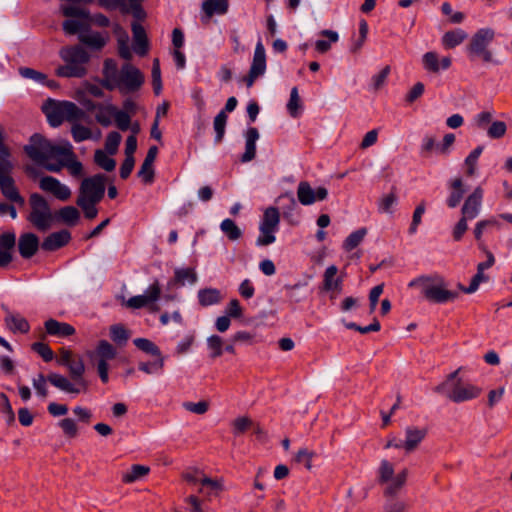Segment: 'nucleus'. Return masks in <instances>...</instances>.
Masks as SVG:
<instances>
[{
    "label": "nucleus",
    "instance_id": "nucleus-1",
    "mask_svg": "<svg viewBox=\"0 0 512 512\" xmlns=\"http://www.w3.org/2000/svg\"><path fill=\"white\" fill-rule=\"evenodd\" d=\"M24 150L31 160L51 172H59L65 167L74 177L83 174V165L67 141L55 144L40 134H34Z\"/></svg>",
    "mask_w": 512,
    "mask_h": 512
},
{
    "label": "nucleus",
    "instance_id": "nucleus-2",
    "mask_svg": "<svg viewBox=\"0 0 512 512\" xmlns=\"http://www.w3.org/2000/svg\"><path fill=\"white\" fill-rule=\"evenodd\" d=\"M410 288H418L423 297L436 304H444L454 301L458 293L447 288L445 280L441 276H421L411 280Z\"/></svg>",
    "mask_w": 512,
    "mask_h": 512
},
{
    "label": "nucleus",
    "instance_id": "nucleus-3",
    "mask_svg": "<svg viewBox=\"0 0 512 512\" xmlns=\"http://www.w3.org/2000/svg\"><path fill=\"white\" fill-rule=\"evenodd\" d=\"M117 348L107 340H99L92 350L86 351V356L92 367L96 369L100 381L103 384L109 382V372L113 367V361L117 358Z\"/></svg>",
    "mask_w": 512,
    "mask_h": 512
},
{
    "label": "nucleus",
    "instance_id": "nucleus-4",
    "mask_svg": "<svg viewBox=\"0 0 512 512\" xmlns=\"http://www.w3.org/2000/svg\"><path fill=\"white\" fill-rule=\"evenodd\" d=\"M458 372L459 370H456L451 373L445 382L435 388V391L444 394L447 398L456 403L478 398L482 393V388L457 379Z\"/></svg>",
    "mask_w": 512,
    "mask_h": 512
},
{
    "label": "nucleus",
    "instance_id": "nucleus-5",
    "mask_svg": "<svg viewBox=\"0 0 512 512\" xmlns=\"http://www.w3.org/2000/svg\"><path fill=\"white\" fill-rule=\"evenodd\" d=\"M496 38V31L491 27L476 30L466 47L471 59H480L483 63L498 64L491 49Z\"/></svg>",
    "mask_w": 512,
    "mask_h": 512
},
{
    "label": "nucleus",
    "instance_id": "nucleus-6",
    "mask_svg": "<svg viewBox=\"0 0 512 512\" xmlns=\"http://www.w3.org/2000/svg\"><path fill=\"white\" fill-rule=\"evenodd\" d=\"M31 211L28 220L40 231H46L53 226L55 215H53L48 202L37 193L30 196Z\"/></svg>",
    "mask_w": 512,
    "mask_h": 512
},
{
    "label": "nucleus",
    "instance_id": "nucleus-7",
    "mask_svg": "<svg viewBox=\"0 0 512 512\" xmlns=\"http://www.w3.org/2000/svg\"><path fill=\"white\" fill-rule=\"evenodd\" d=\"M280 226V212L278 208L267 207L259 222V235L256 239L257 246H268L276 241V233Z\"/></svg>",
    "mask_w": 512,
    "mask_h": 512
},
{
    "label": "nucleus",
    "instance_id": "nucleus-8",
    "mask_svg": "<svg viewBox=\"0 0 512 512\" xmlns=\"http://www.w3.org/2000/svg\"><path fill=\"white\" fill-rule=\"evenodd\" d=\"M144 83L143 73L130 63H125L119 70V75L112 84V90L118 89L121 93L135 92Z\"/></svg>",
    "mask_w": 512,
    "mask_h": 512
},
{
    "label": "nucleus",
    "instance_id": "nucleus-9",
    "mask_svg": "<svg viewBox=\"0 0 512 512\" xmlns=\"http://www.w3.org/2000/svg\"><path fill=\"white\" fill-rule=\"evenodd\" d=\"M161 295V286L157 280H155L142 295H136L129 298L126 301V306L132 309H140L147 307L152 312H157L159 307L156 302L159 300Z\"/></svg>",
    "mask_w": 512,
    "mask_h": 512
},
{
    "label": "nucleus",
    "instance_id": "nucleus-10",
    "mask_svg": "<svg viewBox=\"0 0 512 512\" xmlns=\"http://www.w3.org/2000/svg\"><path fill=\"white\" fill-rule=\"evenodd\" d=\"M105 193V177L95 175L82 181L77 200L99 202Z\"/></svg>",
    "mask_w": 512,
    "mask_h": 512
},
{
    "label": "nucleus",
    "instance_id": "nucleus-11",
    "mask_svg": "<svg viewBox=\"0 0 512 512\" xmlns=\"http://www.w3.org/2000/svg\"><path fill=\"white\" fill-rule=\"evenodd\" d=\"M427 434L426 429L409 426L405 430V439L392 437L388 440L385 448L404 449L407 453L414 451L423 441Z\"/></svg>",
    "mask_w": 512,
    "mask_h": 512
},
{
    "label": "nucleus",
    "instance_id": "nucleus-12",
    "mask_svg": "<svg viewBox=\"0 0 512 512\" xmlns=\"http://www.w3.org/2000/svg\"><path fill=\"white\" fill-rule=\"evenodd\" d=\"M62 12L70 19L63 23V29L68 34H76L82 32L88 26V14L85 10L76 6H64Z\"/></svg>",
    "mask_w": 512,
    "mask_h": 512
},
{
    "label": "nucleus",
    "instance_id": "nucleus-13",
    "mask_svg": "<svg viewBox=\"0 0 512 512\" xmlns=\"http://www.w3.org/2000/svg\"><path fill=\"white\" fill-rule=\"evenodd\" d=\"M75 382H71L67 377L58 374L51 373L48 375V381L60 389L61 391L69 394H81L85 393L88 390V382L83 378V376H71Z\"/></svg>",
    "mask_w": 512,
    "mask_h": 512
},
{
    "label": "nucleus",
    "instance_id": "nucleus-14",
    "mask_svg": "<svg viewBox=\"0 0 512 512\" xmlns=\"http://www.w3.org/2000/svg\"><path fill=\"white\" fill-rule=\"evenodd\" d=\"M327 195V189L324 187L313 189L311 185L306 181H301L298 184L297 197L302 205H312L316 201H322L326 199Z\"/></svg>",
    "mask_w": 512,
    "mask_h": 512
},
{
    "label": "nucleus",
    "instance_id": "nucleus-15",
    "mask_svg": "<svg viewBox=\"0 0 512 512\" xmlns=\"http://www.w3.org/2000/svg\"><path fill=\"white\" fill-rule=\"evenodd\" d=\"M452 65V59L449 56H440L435 51H429L422 56V66L428 73L437 74L440 71L448 70Z\"/></svg>",
    "mask_w": 512,
    "mask_h": 512
},
{
    "label": "nucleus",
    "instance_id": "nucleus-16",
    "mask_svg": "<svg viewBox=\"0 0 512 512\" xmlns=\"http://www.w3.org/2000/svg\"><path fill=\"white\" fill-rule=\"evenodd\" d=\"M39 187L61 201H66L71 197L70 188L52 176L42 177L39 181Z\"/></svg>",
    "mask_w": 512,
    "mask_h": 512
},
{
    "label": "nucleus",
    "instance_id": "nucleus-17",
    "mask_svg": "<svg viewBox=\"0 0 512 512\" xmlns=\"http://www.w3.org/2000/svg\"><path fill=\"white\" fill-rule=\"evenodd\" d=\"M57 363L66 366L71 376H83L85 373V365L82 359L76 357L74 353L67 348H61L59 350Z\"/></svg>",
    "mask_w": 512,
    "mask_h": 512
},
{
    "label": "nucleus",
    "instance_id": "nucleus-18",
    "mask_svg": "<svg viewBox=\"0 0 512 512\" xmlns=\"http://www.w3.org/2000/svg\"><path fill=\"white\" fill-rule=\"evenodd\" d=\"M482 201L483 190L481 187H476L464 201L461 209L462 217L469 220L476 218L480 214Z\"/></svg>",
    "mask_w": 512,
    "mask_h": 512
},
{
    "label": "nucleus",
    "instance_id": "nucleus-19",
    "mask_svg": "<svg viewBox=\"0 0 512 512\" xmlns=\"http://www.w3.org/2000/svg\"><path fill=\"white\" fill-rule=\"evenodd\" d=\"M11 169L0 170V189L2 194L11 202L24 204V199L19 194L13 179L8 175Z\"/></svg>",
    "mask_w": 512,
    "mask_h": 512
},
{
    "label": "nucleus",
    "instance_id": "nucleus-20",
    "mask_svg": "<svg viewBox=\"0 0 512 512\" xmlns=\"http://www.w3.org/2000/svg\"><path fill=\"white\" fill-rule=\"evenodd\" d=\"M42 109L51 126L57 127L64 121V101L48 99Z\"/></svg>",
    "mask_w": 512,
    "mask_h": 512
},
{
    "label": "nucleus",
    "instance_id": "nucleus-21",
    "mask_svg": "<svg viewBox=\"0 0 512 512\" xmlns=\"http://www.w3.org/2000/svg\"><path fill=\"white\" fill-rule=\"evenodd\" d=\"M60 57L65 63H71L78 67H85L84 65L89 60L88 53L80 46L62 48Z\"/></svg>",
    "mask_w": 512,
    "mask_h": 512
},
{
    "label": "nucleus",
    "instance_id": "nucleus-22",
    "mask_svg": "<svg viewBox=\"0 0 512 512\" xmlns=\"http://www.w3.org/2000/svg\"><path fill=\"white\" fill-rule=\"evenodd\" d=\"M44 328L48 335L57 338H68L76 333V329L71 324L52 318L45 321Z\"/></svg>",
    "mask_w": 512,
    "mask_h": 512
},
{
    "label": "nucleus",
    "instance_id": "nucleus-23",
    "mask_svg": "<svg viewBox=\"0 0 512 512\" xmlns=\"http://www.w3.org/2000/svg\"><path fill=\"white\" fill-rule=\"evenodd\" d=\"M15 243L16 235L13 232H5L0 236V267H5L12 261Z\"/></svg>",
    "mask_w": 512,
    "mask_h": 512
},
{
    "label": "nucleus",
    "instance_id": "nucleus-24",
    "mask_svg": "<svg viewBox=\"0 0 512 512\" xmlns=\"http://www.w3.org/2000/svg\"><path fill=\"white\" fill-rule=\"evenodd\" d=\"M4 321L6 327L13 333L26 334L30 330V324L26 318L18 313L11 312L8 309H6Z\"/></svg>",
    "mask_w": 512,
    "mask_h": 512
},
{
    "label": "nucleus",
    "instance_id": "nucleus-25",
    "mask_svg": "<svg viewBox=\"0 0 512 512\" xmlns=\"http://www.w3.org/2000/svg\"><path fill=\"white\" fill-rule=\"evenodd\" d=\"M71 239V234L67 230L54 232L47 236L43 243L42 248L47 251H55L65 246Z\"/></svg>",
    "mask_w": 512,
    "mask_h": 512
},
{
    "label": "nucleus",
    "instance_id": "nucleus-26",
    "mask_svg": "<svg viewBox=\"0 0 512 512\" xmlns=\"http://www.w3.org/2000/svg\"><path fill=\"white\" fill-rule=\"evenodd\" d=\"M39 239L33 233H26L20 236L18 242L19 253L23 258L32 257L38 250Z\"/></svg>",
    "mask_w": 512,
    "mask_h": 512
},
{
    "label": "nucleus",
    "instance_id": "nucleus-27",
    "mask_svg": "<svg viewBox=\"0 0 512 512\" xmlns=\"http://www.w3.org/2000/svg\"><path fill=\"white\" fill-rule=\"evenodd\" d=\"M134 51L139 55H145L148 51V39L144 27L134 22L132 24Z\"/></svg>",
    "mask_w": 512,
    "mask_h": 512
},
{
    "label": "nucleus",
    "instance_id": "nucleus-28",
    "mask_svg": "<svg viewBox=\"0 0 512 512\" xmlns=\"http://www.w3.org/2000/svg\"><path fill=\"white\" fill-rule=\"evenodd\" d=\"M259 139V132L256 128L250 127L245 134V152L242 155V162H249L256 154V142Z\"/></svg>",
    "mask_w": 512,
    "mask_h": 512
},
{
    "label": "nucleus",
    "instance_id": "nucleus-29",
    "mask_svg": "<svg viewBox=\"0 0 512 512\" xmlns=\"http://www.w3.org/2000/svg\"><path fill=\"white\" fill-rule=\"evenodd\" d=\"M249 71L259 76H262L266 71V54L265 48L261 41H258L256 44L252 64Z\"/></svg>",
    "mask_w": 512,
    "mask_h": 512
},
{
    "label": "nucleus",
    "instance_id": "nucleus-30",
    "mask_svg": "<svg viewBox=\"0 0 512 512\" xmlns=\"http://www.w3.org/2000/svg\"><path fill=\"white\" fill-rule=\"evenodd\" d=\"M466 38L467 33L461 28H456L445 32L441 38V43L445 49H453L462 44Z\"/></svg>",
    "mask_w": 512,
    "mask_h": 512
},
{
    "label": "nucleus",
    "instance_id": "nucleus-31",
    "mask_svg": "<svg viewBox=\"0 0 512 512\" xmlns=\"http://www.w3.org/2000/svg\"><path fill=\"white\" fill-rule=\"evenodd\" d=\"M450 194L447 198V205L450 208L457 207L465 193L464 184L461 178H455L449 183Z\"/></svg>",
    "mask_w": 512,
    "mask_h": 512
},
{
    "label": "nucleus",
    "instance_id": "nucleus-32",
    "mask_svg": "<svg viewBox=\"0 0 512 512\" xmlns=\"http://www.w3.org/2000/svg\"><path fill=\"white\" fill-rule=\"evenodd\" d=\"M408 472L406 469H403L396 475H393L390 480L383 481L382 484H385V495L394 496L396 495L400 489L405 485L407 480Z\"/></svg>",
    "mask_w": 512,
    "mask_h": 512
},
{
    "label": "nucleus",
    "instance_id": "nucleus-33",
    "mask_svg": "<svg viewBox=\"0 0 512 512\" xmlns=\"http://www.w3.org/2000/svg\"><path fill=\"white\" fill-rule=\"evenodd\" d=\"M319 35L324 39H318L315 42V49L319 53L328 52L334 43H337L339 40V35L336 31L333 30H322Z\"/></svg>",
    "mask_w": 512,
    "mask_h": 512
},
{
    "label": "nucleus",
    "instance_id": "nucleus-34",
    "mask_svg": "<svg viewBox=\"0 0 512 512\" xmlns=\"http://www.w3.org/2000/svg\"><path fill=\"white\" fill-rule=\"evenodd\" d=\"M338 269L335 265L326 268L323 276V288L326 291H339L342 279L336 277Z\"/></svg>",
    "mask_w": 512,
    "mask_h": 512
},
{
    "label": "nucleus",
    "instance_id": "nucleus-35",
    "mask_svg": "<svg viewBox=\"0 0 512 512\" xmlns=\"http://www.w3.org/2000/svg\"><path fill=\"white\" fill-rule=\"evenodd\" d=\"M149 472L150 468L148 466L134 464L129 470L122 474V482L125 484L134 483L147 476Z\"/></svg>",
    "mask_w": 512,
    "mask_h": 512
},
{
    "label": "nucleus",
    "instance_id": "nucleus-36",
    "mask_svg": "<svg viewBox=\"0 0 512 512\" xmlns=\"http://www.w3.org/2000/svg\"><path fill=\"white\" fill-rule=\"evenodd\" d=\"M54 217L66 225L74 226L80 219V212L74 206H65L59 209Z\"/></svg>",
    "mask_w": 512,
    "mask_h": 512
},
{
    "label": "nucleus",
    "instance_id": "nucleus-37",
    "mask_svg": "<svg viewBox=\"0 0 512 512\" xmlns=\"http://www.w3.org/2000/svg\"><path fill=\"white\" fill-rule=\"evenodd\" d=\"M229 8L228 0H206L202 4V9L208 17L215 14L224 15Z\"/></svg>",
    "mask_w": 512,
    "mask_h": 512
},
{
    "label": "nucleus",
    "instance_id": "nucleus-38",
    "mask_svg": "<svg viewBox=\"0 0 512 512\" xmlns=\"http://www.w3.org/2000/svg\"><path fill=\"white\" fill-rule=\"evenodd\" d=\"M118 75H119V70H118L116 61L113 59L105 60L104 68H103L104 79H103L102 85L105 88L112 90V84L114 83V81L116 80Z\"/></svg>",
    "mask_w": 512,
    "mask_h": 512
},
{
    "label": "nucleus",
    "instance_id": "nucleus-39",
    "mask_svg": "<svg viewBox=\"0 0 512 512\" xmlns=\"http://www.w3.org/2000/svg\"><path fill=\"white\" fill-rule=\"evenodd\" d=\"M200 305L206 307L218 304L222 300L221 292L216 288H206L198 291Z\"/></svg>",
    "mask_w": 512,
    "mask_h": 512
},
{
    "label": "nucleus",
    "instance_id": "nucleus-40",
    "mask_svg": "<svg viewBox=\"0 0 512 512\" xmlns=\"http://www.w3.org/2000/svg\"><path fill=\"white\" fill-rule=\"evenodd\" d=\"M85 118V112L75 103L64 101V121L71 122L72 125Z\"/></svg>",
    "mask_w": 512,
    "mask_h": 512
},
{
    "label": "nucleus",
    "instance_id": "nucleus-41",
    "mask_svg": "<svg viewBox=\"0 0 512 512\" xmlns=\"http://www.w3.org/2000/svg\"><path fill=\"white\" fill-rule=\"evenodd\" d=\"M116 109L117 108L112 104L100 105L95 116L97 122L104 127L110 126L112 119H114Z\"/></svg>",
    "mask_w": 512,
    "mask_h": 512
},
{
    "label": "nucleus",
    "instance_id": "nucleus-42",
    "mask_svg": "<svg viewBox=\"0 0 512 512\" xmlns=\"http://www.w3.org/2000/svg\"><path fill=\"white\" fill-rule=\"evenodd\" d=\"M220 229L223 234L231 241H236L242 237V230L237 226V224L229 219H224L220 224Z\"/></svg>",
    "mask_w": 512,
    "mask_h": 512
},
{
    "label": "nucleus",
    "instance_id": "nucleus-43",
    "mask_svg": "<svg viewBox=\"0 0 512 512\" xmlns=\"http://www.w3.org/2000/svg\"><path fill=\"white\" fill-rule=\"evenodd\" d=\"M366 234H367L366 228H360L356 231H353L344 240L342 248L347 252L352 251L364 240Z\"/></svg>",
    "mask_w": 512,
    "mask_h": 512
},
{
    "label": "nucleus",
    "instance_id": "nucleus-44",
    "mask_svg": "<svg viewBox=\"0 0 512 512\" xmlns=\"http://www.w3.org/2000/svg\"><path fill=\"white\" fill-rule=\"evenodd\" d=\"M80 41L94 49H101L107 41V38L98 32L81 34Z\"/></svg>",
    "mask_w": 512,
    "mask_h": 512
},
{
    "label": "nucleus",
    "instance_id": "nucleus-45",
    "mask_svg": "<svg viewBox=\"0 0 512 512\" xmlns=\"http://www.w3.org/2000/svg\"><path fill=\"white\" fill-rule=\"evenodd\" d=\"M499 225L500 224L495 217H490L488 219L478 221L473 231L475 239L479 242V244H483L482 237L484 232L490 227H499Z\"/></svg>",
    "mask_w": 512,
    "mask_h": 512
},
{
    "label": "nucleus",
    "instance_id": "nucleus-46",
    "mask_svg": "<svg viewBox=\"0 0 512 512\" xmlns=\"http://www.w3.org/2000/svg\"><path fill=\"white\" fill-rule=\"evenodd\" d=\"M133 344L141 351L150 354L155 357H160L161 351L159 347L154 344L151 340L146 338H136L133 340Z\"/></svg>",
    "mask_w": 512,
    "mask_h": 512
},
{
    "label": "nucleus",
    "instance_id": "nucleus-47",
    "mask_svg": "<svg viewBox=\"0 0 512 512\" xmlns=\"http://www.w3.org/2000/svg\"><path fill=\"white\" fill-rule=\"evenodd\" d=\"M94 161L99 167L108 172L114 170L116 166L115 160L112 159L107 152L100 149L95 151Z\"/></svg>",
    "mask_w": 512,
    "mask_h": 512
},
{
    "label": "nucleus",
    "instance_id": "nucleus-48",
    "mask_svg": "<svg viewBox=\"0 0 512 512\" xmlns=\"http://www.w3.org/2000/svg\"><path fill=\"white\" fill-rule=\"evenodd\" d=\"M86 73L85 67H78L66 63L65 65L59 66L56 70V74L60 77H82Z\"/></svg>",
    "mask_w": 512,
    "mask_h": 512
},
{
    "label": "nucleus",
    "instance_id": "nucleus-49",
    "mask_svg": "<svg viewBox=\"0 0 512 512\" xmlns=\"http://www.w3.org/2000/svg\"><path fill=\"white\" fill-rule=\"evenodd\" d=\"M196 480H199L200 491H205L208 495L217 494L222 488L219 481L210 479L206 476H199Z\"/></svg>",
    "mask_w": 512,
    "mask_h": 512
},
{
    "label": "nucleus",
    "instance_id": "nucleus-50",
    "mask_svg": "<svg viewBox=\"0 0 512 512\" xmlns=\"http://www.w3.org/2000/svg\"><path fill=\"white\" fill-rule=\"evenodd\" d=\"M110 337L116 344H125L129 337V331L122 324H115L110 327Z\"/></svg>",
    "mask_w": 512,
    "mask_h": 512
},
{
    "label": "nucleus",
    "instance_id": "nucleus-51",
    "mask_svg": "<svg viewBox=\"0 0 512 512\" xmlns=\"http://www.w3.org/2000/svg\"><path fill=\"white\" fill-rule=\"evenodd\" d=\"M71 134L73 137V140L77 143L91 139L92 138V131L90 128L83 126L81 124L74 123L71 127Z\"/></svg>",
    "mask_w": 512,
    "mask_h": 512
},
{
    "label": "nucleus",
    "instance_id": "nucleus-52",
    "mask_svg": "<svg viewBox=\"0 0 512 512\" xmlns=\"http://www.w3.org/2000/svg\"><path fill=\"white\" fill-rule=\"evenodd\" d=\"M227 123V115L225 111H220L214 119V130L216 132L215 142L220 143L225 134V127Z\"/></svg>",
    "mask_w": 512,
    "mask_h": 512
},
{
    "label": "nucleus",
    "instance_id": "nucleus-53",
    "mask_svg": "<svg viewBox=\"0 0 512 512\" xmlns=\"http://www.w3.org/2000/svg\"><path fill=\"white\" fill-rule=\"evenodd\" d=\"M175 280L180 285H185L186 283L195 284L197 275L191 268L178 269L175 271Z\"/></svg>",
    "mask_w": 512,
    "mask_h": 512
},
{
    "label": "nucleus",
    "instance_id": "nucleus-54",
    "mask_svg": "<svg viewBox=\"0 0 512 512\" xmlns=\"http://www.w3.org/2000/svg\"><path fill=\"white\" fill-rule=\"evenodd\" d=\"M300 109H301V100L299 97L298 89H297V87H293L291 89L290 99L287 103V110L292 117L296 118V117H298V115L300 113Z\"/></svg>",
    "mask_w": 512,
    "mask_h": 512
},
{
    "label": "nucleus",
    "instance_id": "nucleus-55",
    "mask_svg": "<svg viewBox=\"0 0 512 512\" xmlns=\"http://www.w3.org/2000/svg\"><path fill=\"white\" fill-rule=\"evenodd\" d=\"M483 151V147H476L465 159L466 173L468 176H473L476 171L478 159Z\"/></svg>",
    "mask_w": 512,
    "mask_h": 512
},
{
    "label": "nucleus",
    "instance_id": "nucleus-56",
    "mask_svg": "<svg viewBox=\"0 0 512 512\" xmlns=\"http://www.w3.org/2000/svg\"><path fill=\"white\" fill-rule=\"evenodd\" d=\"M223 339L218 335H211L207 338V347L211 351V357L217 358L223 354Z\"/></svg>",
    "mask_w": 512,
    "mask_h": 512
},
{
    "label": "nucleus",
    "instance_id": "nucleus-57",
    "mask_svg": "<svg viewBox=\"0 0 512 512\" xmlns=\"http://www.w3.org/2000/svg\"><path fill=\"white\" fill-rule=\"evenodd\" d=\"M153 362H140L138 365L139 370L146 374L159 373L164 367V358L162 356Z\"/></svg>",
    "mask_w": 512,
    "mask_h": 512
},
{
    "label": "nucleus",
    "instance_id": "nucleus-58",
    "mask_svg": "<svg viewBox=\"0 0 512 512\" xmlns=\"http://www.w3.org/2000/svg\"><path fill=\"white\" fill-rule=\"evenodd\" d=\"M122 137L121 135L116 132L112 131L108 133L105 140V150L108 154L114 155L118 151V147L121 143Z\"/></svg>",
    "mask_w": 512,
    "mask_h": 512
},
{
    "label": "nucleus",
    "instance_id": "nucleus-59",
    "mask_svg": "<svg viewBox=\"0 0 512 512\" xmlns=\"http://www.w3.org/2000/svg\"><path fill=\"white\" fill-rule=\"evenodd\" d=\"M252 425L253 422L250 418L246 416L238 417L232 422V432L234 435L239 436L250 429Z\"/></svg>",
    "mask_w": 512,
    "mask_h": 512
},
{
    "label": "nucleus",
    "instance_id": "nucleus-60",
    "mask_svg": "<svg viewBox=\"0 0 512 512\" xmlns=\"http://www.w3.org/2000/svg\"><path fill=\"white\" fill-rule=\"evenodd\" d=\"M397 201V196L390 192L388 194L383 195L378 203V210L381 213H392V208Z\"/></svg>",
    "mask_w": 512,
    "mask_h": 512
},
{
    "label": "nucleus",
    "instance_id": "nucleus-61",
    "mask_svg": "<svg viewBox=\"0 0 512 512\" xmlns=\"http://www.w3.org/2000/svg\"><path fill=\"white\" fill-rule=\"evenodd\" d=\"M368 30L367 22L365 20H361L359 23V38L353 42L351 46L352 52L356 53L362 48L367 39Z\"/></svg>",
    "mask_w": 512,
    "mask_h": 512
},
{
    "label": "nucleus",
    "instance_id": "nucleus-62",
    "mask_svg": "<svg viewBox=\"0 0 512 512\" xmlns=\"http://www.w3.org/2000/svg\"><path fill=\"white\" fill-rule=\"evenodd\" d=\"M152 85L153 90L156 95H159L162 91V80H161V70L160 63L157 58L153 60L152 66Z\"/></svg>",
    "mask_w": 512,
    "mask_h": 512
},
{
    "label": "nucleus",
    "instance_id": "nucleus-63",
    "mask_svg": "<svg viewBox=\"0 0 512 512\" xmlns=\"http://www.w3.org/2000/svg\"><path fill=\"white\" fill-rule=\"evenodd\" d=\"M32 350L36 352L45 362H50L54 358L53 350L45 343H33Z\"/></svg>",
    "mask_w": 512,
    "mask_h": 512
},
{
    "label": "nucleus",
    "instance_id": "nucleus-64",
    "mask_svg": "<svg viewBox=\"0 0 512 512\" xmlns=\"http://www.w3.org/2000/svg\"><path fill=\"white\" fill-rule=\"evenodd\" d=\"M131 117L132 116L128 112L116 109L114 120L117 128L121 131L128 130L131 124Z\"/></svg>",
    "mask_w": 512,
    "mask_h": 512
}]
</instances>
